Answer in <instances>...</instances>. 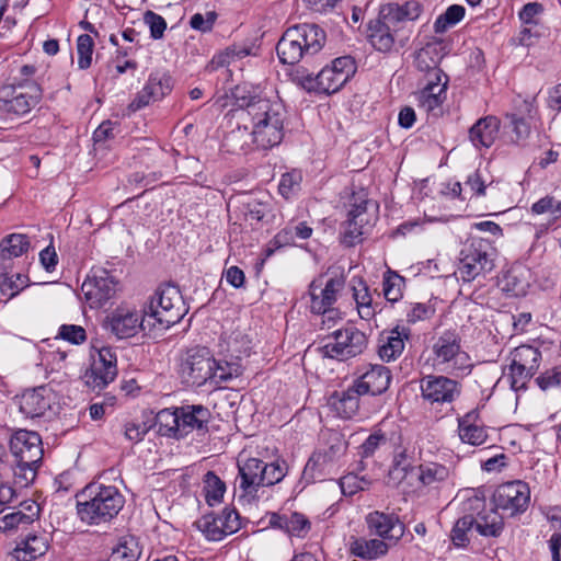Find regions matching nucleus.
Masks as SVG:
<instances>
[{
	"instance_id": "c756f323",
	"label": "nucleus",
	"mask_w": 561,
	"mask_h": 561,
	"mask_svg": "<svg viewBox=\"0 0 561 561\" xmlns=\"http://www.w3.org/2000/svg\"><path fill=\"white\" fill-rule=\"evenodd\" d=\"M277 55L283 64L295 65L307 57L301 41L295 27H289L280 37L276 46Z\"/></svg>"
},
{
	"instance_id": "7c9ffc66",
	"label": "nucleus",
	"mask_w": 561,
	"mask_h": 561,
	"mask_svg": "<svg viewBox=\"0 0 561 561\" xmlns=\"http://www.w3.org/2000/svg\"><path fill=\"white\" fill-rule=\"evenodd\" d=\"M500 285L511 296H525L530 285V271L524 265H514L503 274Z\"/></svg>"
},
{
	"instance_id": "4d7b16f0",
	"label": "nucleus",
	"mask_w": 561,
	"mask_h": 561,
	"mask_svg": "<svg viewBox=\"0 0 561 561\" xmlns=\"http://www.w3.org/2000/svg\"><path fill=\"white\" fill-rule=\"evenodd\" d=\"M535 382L542 391L561 389V365L546 369L536 377Z\"/></svg>"
},
{
	"instance_id": "37998d69",
	"label": "nucleus",
	"mask_w": 561,
	"mask_h": 561,
	"mask_svg": "<svg viewBox=\"0 0 561 561\" xmlns=\"http://www.w3.org/2000/svg\"><path fill=\"white\" fill-rule=\"evenodd\" d=\"M141 554V548L137 538L125 536L113 548L107 561H137Z\"/></svg>"
},
{
	"instance_id": "13d9d810",
	"label": "nucleus",
	"mask_w": 561,
	"mask_h": 561,
	"mask_svg": "<svg viewBox=\"0 0 561 561\" xmlns=\"http://www.w3.org/2000/svg\"><path fill=\"white\" fill-rule=\"evenodd\" d=\"M94 43L90 35L82 34L77 39L78 66L88 69L92 62Z\"/></svg>"
},
{
	"instance_id": "2f4dec72",
	"label": "nucleus",
	"mask_w": 561,
	"mask_h": 561,
	"mask_svg": "<svg viewBox=\"0 0 561 561\" xmlns=\"http://www.w3.org/2000/svg\"><path fill=\"white\" fill-rule=\"evenodd\" d=\"M500 130V121L497 117L489 115L480 118L469 130V138L474 147L489 148L497 138Z\"/></svg>"
},
{
	"instance_id": "6ab92c4d",
	"label": "nucleus",
	"mask_w": 561,
	"mask_h": 561,
	"mask_svg": "<svg viewBox=\"0 0 561 561\" xmlns=\"http://www.w3.org/2000/svg\"><path fill=\"white\" fill-rule=\"evenodd\" d=\"M210 411L202 404L178 407V439L193 434L205 436L208 433Z\"/></svg>"
},
{
	"instance_id": "09e8293b",
	"label": "nucleus",
	"mask_w": 561,
	"mask_h": 561,
	"mask_svg": "<svg viewBox=\"0 0 561 561\" xmlns=\"http://www.w3.org/2000/svg\"><path fill=\"white\" fill-rule=\"evenodd\" d=\"M463 16L465 8L459 4H453L448 7L447 10L436 19L434 23V31L436 33H444L449 27H453L459 21H461Z\"/></svg>"
},
{
	"instance_id": "aec40b11",
	"label": "nucleus",
	"mask_w": 561,
	"mask_h": 561,
	"mask_svg": "<svg viewBox=\"0 0 561 561\" xmlns=\"http://www.w3.org/2000/svg\"><path fill=\"white\" fill-rule=\"evenodd\" d=\"M420 388L422 397L431 404L451 403L461 392L460 383L445 376H425Z\"/></svg>"
},
{
	"instance_id": "0eeeda50",
	"label": "nucleus",
	"mask_w": 561,
	"mask_h": 561,
	"mask_svg": "<svg viewBox=\"0 0 561 561\" xmlns=\"http://www.w3.org/2000/svg\"><path fill=\"white\" fill-rule=\"evenodd\" d=\"M355 71L354 59L351 56H342L322 68L316 77L302 76L299 83L309 92L332 94L337 92L354 76Z\"/></svg>"
},
{
	"instance_id": "473e14b6",
	"label": "nucleus",
	"mask_w": 561,
	"mask_h": 561,
	"mask_svg": "<svg viewBox=\"0 0 561 561\" xmlns=\"http://www.w3.org/2000/svg\"><path fill=\"white\" fill-rule=\"evenodd\" d=\"M363 396L352 383L346 390L334 392L329 403L332 409L343 419H352L359 409V398Z\"/></svg>"
},
{
	"instance_id": "ddd939ff",
	"label": "nucleus",
	"mask_w": 561,
	"mask_h": 561,
	"mask_svg": "<svg viewBox=\"0 0 561 561\" xmlns=\"http://www.w3.org/2000/svg\"><path fill=\"white\" fill-rule=\"evenodd\" d=\"M92 363L83 375L84 383L92 390H102L117 376V357L110 346H103L91 354Z\"/></svg>"
},
{
	"instance_id": "774afa93",
	"label": "nucleus",
	"mask_w": 561,
	"mask_h": 561,
	"mask_svg": "<svg viewBox=\"0 0 561 561\" xmlns=\"http://www.w3.org/2000/svg\"><path fill=\"white\" fill-rule=\"evenodd\" d=\"M216 19L217 14L214 11H208L205 15L195 13L190 20V25L193 30L205 33L211 30Z\"/></svg>"
},
{
	"instance_id": "f8f14e48",
	"label": "nucleus",
	"mask_w": 561,
	"mask_h": 561,
	"mask_svg": "<svg viewBox=\"0 0 561 561\" xmlns=\"http://www.w3.org/2000/svg\"><path fill=\"white\" fill-rule=\"evenodd\" d=\"M433 359L443 370H466L470 368V358L462 350L461 337L456 331L446 330L434 341Z\"/></svg>"
},
{
	"instance_id": "79ce46f5",
	"label": "nucleus",
	"mask_w": 561,
	"mask_h": 561,
	"mask_svg": "<svg viewBox=\"0 0 561 561\" xmlns=\"http://www.w3.org/2000/svg\"><path fill=\"white\" fill-rule=\"evenodd\" d=\"M417 469L419 481L424 486H435L445 482L450 476L449 468L438 462H424L421 463Z\"/></svg>"
},
{
	"instance_id": "de8ad7c7",
	"label": "nucleus",
	"mask_w": 561,
	"mask_h": 561,
	"mask_svg": "<svg viewBox=\"0 0 561 561\" xmlns=\"http://www.w3.org/2000/svg\"><path fill=\"white\" fill-rule=\"evenodd\" d=\"M148 89L154 92L153 96L157 101L171 93L174 87L172 76L164 71H156L150 75L147 83Z\"/></svg>"
},
{
	"instance_id": "49530a36",
	"label": "nucleus",
	"mask_w": 561,
	"mask_h": 561,
	"mask_svg": "<svg viewBox=\"0 0 561 561\" xmlns=\"http://www.w3.org/2000/svg\"><path fill=\"white\" fill-rule=\"evenodd\" d=\"M476 531L474 519L459 517L450 531V540L458 548H463L470 542L471 535Z\"/></svg>"
},
{
	"instance_id": "0e129e2a",
	"label": "nucleus",
	"mask_w": 561,
	"mask_h": 561,
	"mask_svg": "<svg viewBox=\"0 0 561 561\" xmlns=\"http://www.w3.org/2000/svg\"><path fill=\"white\" fill-rule=\"evenodd\" d=\"M217 516L220 518V527H222L228 535H232L240 529V516L236 510L225 508L221 514Z\"/></svg>"
},
{
	"instance_id": "c9c22d12",
	"label": "nucleus",
	"mask_w": 561,
	"mask_h": 561,
	"mask_svg": "<svg viewBox=\"0 0 561 561\" xmlns=\"http://www.w3.org/2000/svg\"><path fill=\"white\" fill-rule=\"evenodd\" d=\"M298 32L306 56L319 53L325 44V32L317 24L304 23L294 26Z\"/></svg>"
},
{
	"instance_id": "bf43d9fd",
	"label": "nucleus",
	"mask_w": 561,
	"mask_h": 561,
	"mask_svg": "<svg viewBox=\"0 0 561 561\" xmlns=\"http://www.w3.org/2000/svg\"><path fill=\"white\" fill-rule=\"evenodd\" d=\"M251 54L250 48L244 46L232 45L228 47L224 53H220L214 57L211 64L217 67L229 65L234 60L242 59Z\"/></svg>"
},
{
	"instance_id": "338daca9",
	"label": "nucleus",
	"mask_w": 561,
	"mask_h": 561,
	"mask_svg": "<svg viewBox=\"0 0 561 561\" xmlns=\"http://www.w3.org/2000/svg\"><path fill=\"white\" fill-rule=\"evenodd\" d=\"M434 313L432 306L421 302H414L410 305V309L407 311L408 322L415 323L430 319Z\"/></svg>"
},
{
	"instance_id": "f03ea898",
	"label": "nucleus",
	"mask_w": 561,
	"mask_h": 561,
	"mask_svg": "<svg viewBox=\"0 0 561 561\" xmlns=\"http://www.w3.org/2000/svg\"><path fill=\"white\" fill-rule=\"evenodd\" d=\"M421 12L422 5L416 0L383 5L378 18L368 24L369 43L383 53L390 51L397 45L403 47L412 34L409 23L416 20Z\"/></svg>"
},
{
	"instance_id": "a211bd4d",
	"label": "nucleus",
	"mask_w": 561,
	"mask_h": 561,
	"mask_svg": "<svg viewBox=\"0 0 561 561\" xmlns=\"http://www.w3.org/2000/svg\"><path fill=\"white\" fill-rule=\"evenodd\" d=\"M118 282L108 271H93L82 284L81 289L92 308L103 307L117 291Z\"/></svg>"
},
{
	"instance_id": "9b49d317",
	"label": "nucleus",
	"mask_w": 561,
	"mask_h": 561,
	"mask_svg": "<svg viewBox=\"0 0 561 561\" xmlns=\"http://www.w3.org/2000/svg\"><path fill=\"white\" fill-rule=\"evenodd\" d=\"M368 344L367 335L355 327H346L329 335L320 351L324 357L347 360L364 353Z\"/></svg>"
},
{
	"instance_id": "f704fd0d",
	"label": "nucleus",
	"mask_w": 561,
	"mask_h": 561,
	"mask_svg": "<svg viewBox=\"0 0 561 561\" xmlns=\"http://www.w3.org/2000/svg\"><path fill=\"white\" fill-rule=\"evenodd\" d=\"M313 229L307 221L290 220L273 238L276 248L293 245L297 240H307L312 236Z\"/></svg>"
},
{
	"instance_id": "052dcab7",
	"label": "nucleus",
	"mask_w": 561,
	"mask_h": 561,
	"mask_svg": "<svg viewBox=\"0 0 561 561\" xmlns=\"http://www.w3.org/2000/svg\"><path fill=\"white\" fill-rule=\"evenodd\" d=\"M388 444L387 436L380 432H374L370 434L365 442L359 446L358 454L362 458H368L375 455L376 450Z\"/></svg>"
},
{
	"instance_id": "cd10ccee",
	"label": "nucleus",
	"mask_w": 561,
	"mask_h": 561,
	"mask_svg": "<svg viewBox=\"0 0 561 561\" xmlns=\"http://www.w3.org/2000/svg\"><path fill=\"white\" fill-rule=\"evenodd\" d=\"M393 546L380 538H354L350 543V552L363 560H376L385 557Z\"/></svg>"
},
{
	"instance_id": "f3484780",
	"label": "nucleus",
	"mask_w": 561,
	"mask_h": 561,
	"mask_svg": "<svg viewBox=\"0 0 561 561\" xmlns=\"http://www.w3.org/2000/svg\"><path fill=\"white\" fill-rule=\"evenodd\" d=\"M174 295L175 285L172 282L163 283L157 288L148 306L144 309L146 316L153 320L150 325L164 331L175 323L172 313Z\"/></svg>"
},
{
	"instance_id": "8fccbe9b",
	"label": "nucleus",
	"mask_w": 561,
	"mask_h": 561,
	"mask_svg": "<svg viewBox=\"0 0 561 561\" xmlns=\"http://www.w3.org/2000/svg\"><path fill=\"white\" fill-rule=\"evenodd\" d=\"M27 285H28V277L26 275H23L20 273L10 275L8 273H4L1 275L0 291L3 296L13 298L22 289L27 287Z\"/></svg>"
},
{
	"instance_id": "412c9836",
	"label": "nucleus",
	"mask_w": 561,
	"mask_h": 561,
	"mask_svg": "<svg viewBox=\"0 0 561 561\" xmlns=\"http://www.w3.org/2000/svg\"><path fill=\"white\" fill-rule=\"evenodd\" d=\"M365 522L370 535L389 541L392 546L401 540L405 531L404 524L393 513L374 511L366 515Z\"/></svg>"
},
{
	"instance_id": "393cba45",
	"label": "nucleus",
	"mask_w": 561,
	"mask_h": 561,
	"mask_svg": "<svg viewBox=\"0 0 561 561\" xmlns=\"http://www.w3.org/2000/svg\"><path fill=\"white\" fill-rule=\"evenodd\" d=\"M390 370L382 365H370L369 368L356 378L353 385L364 394L377 396L385 392L390 383Z\"/></svg>"
},
{
	"instance_id": "dca6fc26",
	"label": "nucleus",
	"mask_w": 561,
	"mask_h": 561,
	"mask_svg": "<svg viewBox=\"0 0 561 561\" xmlns=\"http://www.w3.org/2000/svg\"><path fill=\"white\" fill-rule=\"evenodd\" d=\"M345 286L343 276H335L324 282L323 277H319L309 285L310 310L312 313L336 314L333 305L337 300L339 294Z\"/></svg>"
},
{
	"instance_id": "a878e982",
	"label": "nucleus",
	"mask_w": 561,
	"mask_h": 561,
	"mask_svg": "<svg viewBox=\"0 0 561 561\" xmlns=\"http://www.w3.org/2000/svg\"><path fill=\"white\" fill-rule=\"evenodd\" d=\"M458 434L462 443L480 446L488 439V433L479 420V412L472 410L458 419Z\"/></svg>"
},
{
	"instance_id": "7ed1b4c3",
	"label": "nucleus",
	"mask_w": 561,
	"mask_h": 561,
	"mask_svg": "<svg viewBox=\"0 0 561 561\" xmlns=\"http://www.w3.org/2000/svg\"><path fill=\"white\" fill-rule=\"evenodd\" d=\"M288 466L285 460L276 459L270 463L259 458L238 460V476L236 479L239 501L244 504L257 502L260 492L265 486L280 482L287 474Z\"/></svg>"
},
{
	"instance_id": "e2e57ef3",
	"label": "nucleus",
	"mask_w": 561,
	"mask_h": 561,
	"mask_svg": "<svg viewBox=\"0 0 561 561\" xmlns=\"http://www.w3.org/2000/svg\"><path fill=\"white\" fill-rule=\"evenodd\" d=\"M58 336L76 345L82 344L87 340L85 330L76 324H62L59 328Z\"/></svg>"
},
{
	"instance_id": "9d476101",
	"label": "nucleus",
	"mask_w": 561,
	"mask_h": 561,
	"mask_svg": "<svg viewBox=\"0 0 561 561\" xmlns=\"http://www.w3.org/2000/svg\"><path fill=\"white\" fill-rule=\"evenodd\" d=\"M216 360L209 356L206 348L190 350L181 363L178 375L181 382L187 387H199L207 380L219 382L231 379L230 375L218 374L214 370Z\"/></svg>"
},
{
	"instance_id": "e433bc0d",
	"label": "nucleus",
	"mask_w": 561,
	"mask_h": 561,
	"mask_svg": "<svg viewBox=\"0 0 561 561\" xmlns=\"http://www.w3.org/2000/svg\"><path fill=\"white\" fill-rule=\"evenodd\" d=\"M413 469V453L403 444L393 445L390 479L400 482Z\"/></svg>"
},
{
	"instance_id": "4c0bfd02",
	"label": "nucleus",
	"mask_w": 561,
	"mask_h": 561,
	"mask_svg": "<svg viewBox=\"0 0 561 561\" xmlns=\"http://www.w3.org/2000/svg\"><path fill=\"white\" fill-rule=\"evenodd\" d=\"M502 513L496 507H488L474 519L476 531L485 537H497L503 530Z\"/></svg>"
},
{
	"instance_id": "6e6d98bb",
	"label": "nucleus",
	"mask_w": 561,
	"mask_h": 561,
	"mask_svg": "<svg viewBox=\"0 0 561 561\" xmlns=\"http://www.w3.org/2000/svg\"><path fill=\"white\" fill-rule=\"evenodd\" d=\"M301 181L302 175L300 171L293 170L283 174L278 184L279 194L284 198L289 199L299 192Z\"/></svg>"
},
{
	"instance_id": "a18cd8bd",
	"label": "nucleus",
	"mask_w": 561,
	"mask_h": 561,
	"mask_svg": "<svg viewBox=\"0 0 561 561\" xmlns=\"http://www.w3.org/2000/svg\"><path fill=\"white\" fill-rule=\"evenodd\" d=\"M278 526L285 529L290 536L304 538L311 528L309 519L300 513H291L289 516H278Z\"/></svg>"
},
{
	"instance_id": "c03bdc74",
	"label": "nucleus",
	"mask_w": 561,
	"mask_h": 561,
	"mask_svg": "<svg viewBox=\"0 0 561 561\" xmlns=\"http://www.w3.org/2000/svg\"><path fill=\"white\" fill-rule=\"evenodd\" d=\"M1 256L3 259L19 257L26 253L31 247L30 239L26 234L12 233L5 237L1 243Z\"/></svg>"
},
{
	"instance_id": "864d4df0",
	"label": "nucleus",
	"mask_w": 561,
	"mask_h": 561,
	"mask_svg": "<svg viewBox=\"0 0 561 561\" xmlns=\"http://www.w3.org/2000/svg\"><path fill=\"white\" fill-rule=\"evenodd\" d=\"M404 279L397 273H389L382 282V293L385 298L390 302H397L402 298V288Z\"/></svg>"
},
{
	"instance_id": "3c124183",
	"label": "nucleus",
	"mask_w": 561,
	"mask_h": 561,
	"mask_svg": "<svg viewBox=\"0 0 561 561\" xmlns=\"http://www.w3.org/2000/svg\"><path fill=\"white\" fill-rule=\"evenodd\" d=\"M198 529L205 535L208 540L219 541L228 534L220 527V518L214 515H205L196 523Z\"/></svg>"
},
{
	"instance_id": "5701e85b",
	"label": "nucleus",
	"mask_w": 561,
	"mask_h": 561,
	"mask_svg": "<svg viewBox=\"0 0 561 561\" xmlns=\"http://www.w3.org/2000/svg\"><path fill=\"white\" fill-rule=\"evenodd\" d=\"M409 337L410 330L404 327L397 325L382 331L378 339L379 357L387 363L396 360L402 354Z\"/></svg>"
},
{
	"instance_id": "69168bd1",
	"label": "nucleus",
	"mask_w": 561,
	"mask_h": 561,
	"mask_svg": "<svg viewBox=\"0 0 561 561\" xmlns=\"http://www.w3.org/2000/svg\"><path fill=\"white\" fill-rule=\"evenodd\" d=\"M144 21L149 26L150 35L152 38L158 39L163 36V33L167 28V23L161 15L152 11H147L145 13Z\"/></svg>"
},
{
	"instance_id": "a19ab883",
	"label": "nucleus",
	"mask_w": 561,
	"mask_h": 561,
	"mask_svg": "<svg viewBox=\"0 0 561 561\" xmlns=\"http://www.w3.org/2000/svg\"><path fill=\"white\" fill-rule=\"evenodd\" d=\"M227 486L214 471H207L203 477V493L209 506L222 503Z\"/></svg>"
},
{
	"instance_id": "4468645a",
	"label": "nucleus",
	"mask_w": 561,
	"mask_h": 561,
	"mask_svg": "<svg viewBox=\"0 0 561 561\" xmlns=\"http://www.w3.org/2000/svg\"><path fill=\"white\" fill-rule=\"evenodd\" d=\"M529 502L530 489L520 480L499 485L493 494L494 506L507 517L524 513L528 508Z\"/></svg>"
},
{
	"instance_id": "ea45409f",
	"label": "nucleus",
	"mask_w": 561,
	"mask_h": 561,
	"mask_svg": "<svg viewBox=\"0 0 561 561\" xmlns=\"http://www.w3.org/2000/svg\"><path fill=\"white\" fill-rule=\"evenodd\" d=\"M417 100L420 107L436 115L446 100V83L425 85L420 91Z\"/></svg>"
},
{
	"instance_id": "6e6552de",
	"label": "nucleus",
	"mask_w": 561,
	"mask_h": 561,
	"mask_svg": "<svg viewBox=\"0 0 561 561\" xmlns=\"http://www.w3.org/2000/svg\"><path fill=\"white\" fill-rule=\"evenodd\" d=\"M377 205L368 198L367 193L362 190L354 193L347 215V220L344 224L343 243L348 247L354 245L360 240L377 220Z\"/></svg>"
},
{
	"instance_id": "b1692460",
	"label": "nucleus",
	"mask_w": 561,
	"mask_h": 561,
	"mask_svg": "<svg viewBox=\"0 0 561 561\" xmlns=\"http://www.w3.org/2000/svg\"><path fill=\"white\" fill-rule=\"evenodd\" d=\"M51 392L46 387H37L26 390L19 399L21 413L26 417H43L50 410Z\"/></svg>"
},
{
	"instance_id": "c85d7f7f",
	"label": "nucleus",
	"mask_w": 561,
	"mask_h": 561,
	"mask_svg": "<svg viewBox=\"0 0 561 561\" xmlns=\"http://www.w3.org/2000/svg\"><path fill=\"white\" fill-rule=\"evenodd\" d=\"M23 506L27 513L14 508H3L0 511V531L8 533L20 527H26L37 518L38 506L34 503Z\"/></svg>"
},
{
	"instance_id": "5fc2aeb1",
	"label": "nucleus",
	"mask_w": 561,
	"mask_h": 561,
	"mask_svg": "<svg viewBox=\"0 0 561 561\" xmlns=\"http://www.w3.org/2000/svg\"><path fill=\"white\" fill-rule=\"evenodd\" d=\"M438 58L437 51L433 47L421 48L414 58V65L417 70L431 75L433 71L439 69L437 67Z\"/></svg>"
},
{
	"instance_id": "680f3d73",
	"label": "nucleus",
	"mask_w": 561,
	"mask_h": 561,
	"mask_svg": "<svg viewBox=\"0 0 561 561\" xmlns=\"http://www.w3.org/2000/svg\"><path fill=\"white\" fill-rule=\"evenodd\" d=\"M368 484L369 482L366 479L359 478L354 473L345 474L340 479V488L345 496L356 494L358 491L364 490Z\"/></svg>"
},
{
	"instance_id": "603ef678",
	"label": "nucleus",
	"mask_w": 561,
	"mask_h": 561,
	"mask_svg": "<svg viewBox=\"0 0 561 561\" xmlns=\"http://www.w3.org/2000/svg\"><path fill=\"white\" fill-rule=\"evenodd\" d=\"M154 426L160 436L175 437V409L160 410L156 415Z\"/></svg>"
},
{
	"instance_id": "39448f33",
	"label": "nucleus",
	"mask_w": 561,
	"mask_h": 561,
	"mask_svg": "<svg viewBox=\"0 0 561 561\" xmlns=\"http://www.w3.org/2000/svg\"><path fill=\"white\" fill-rule=\"evenodd\" d=\"M10 450L15 458V478L24 485L33 482L44 455L39 434L27 430L14 432L10 439Z\"/></svg>"
},
{
	"instance_id": "bb28decb",
	"label": "nucleus",
	"mask_w": 561,
	"mask_h": 561,
	"mask_svg": "<svg viewBox=\"0 0 561 561\" xmlns=\"http://www.w3.org/2000/svg\"><path fill=\"white\" fill-rule=\"evenodd\" d=\"M352 296L362 320L369 321L381 311L380 305L374 301L369 287L363 279H352Z\"/></svg>"
},
{
	"instance_id": "f257e3e1",
	"label": "nucleus",
	"mask_w": 561,
	"mask_h": 561,
	"mask_svg": "<svg viewBox=\"0 0 561 561\" xmlns=\"http://www.w3.org/2000/svg\"><path fill=\"white\" fill-rule=\"evenodd\" d=\"M239 117L250 122L249 127H238L225 138L224 146L232 153L248 152L250 144L243 138L251 137L257 149L268 150L278 146L284 138L285 112L278 101H272L247 85H237L231 91Z\"/></svg>"
},
{
	"instance_id": "2eb2a0df",
	"label": "nucleus",
	"mask_w": 561,
	"mask_h": 561,
	"mask_svg": "<svg viewBox=\"0 0 561 561\" xmlns=\"http://www.w3.org/2000/svg\"><path fill=\"white\" fill-rule=\"evenodd\" d=\"M42 96L41 85L26 80L13 89L11 98L0 99V113L11 119L24 116L41 102Z\"/></svg>"
},
{
	"instance_id": "20e7f679",
	"label": "nucleus",
	"mask_w": 561,
	"mask_h": 561,
	"mask_svg": "<svg viewBox=\"0 0 561 561\" xmlns=\"http://www.w3.org/2000/svg\"><path fill=\"white\" fill-rule=\"evenodd\" d=\"M124 503L116 486L91 483L77 495V514L83 523L100 525L113 519Z\"/></svg>"
},
{
	"instance_id": "4be33fe9",
	"label": "nucleus",
	"mask_w": 561,
	"mask_h": 561,
	"mask_svg": "<svg viewBox=\"0 0 561 561\" xmlns=\"http://www.w3.org/2000/svg\"><path fill=\"white\" fill-rule=\"evenodd\" d=\"M146 321L151 323L145 312L140 314L135 309L118 307L107 317V328L117 339H128L135 336Z\"/></svg>"
},
{
	"instance_id": "423d86ee",
	"label": "nucleus",
	"mask_w": 561,
	"mask_h": 561,
	"mask_svg": "<svg viewBox=\"0 0 561 561\" xmlns=\"http://www.w3.org/2000/svg\"><path fill=\"white\" fill-rule=\"evenodd\" d=\"M495 249L488 239L472 238L460 251L456 274L462 282L473 279L490 273L495 264Z\"/></svg>"
},
{
	"instance_id": "72a5a7b5",
	"label": "nucleus",
	"mask_w": 561,
	"mask_h": 561,
	"mask_svg": "<svg viewBox=\"0 0 561 561\" xmlns=\"http://www.w3.org/2000/svg\"><path fill=\"white\" fill-rule=\"evenodd\" d=\"M49 547L48 538L45 535H28L21 540L11 552L16 561H33L44 556Z\"/></svg>"
},
{
	"instance_id": "1a4fd4ad",
	"label": "nucleus",
	"mask_w": 561,
	"mask_h": 561,
	"mask_svg": "<svg viewBox=\"0 0 561 561\" xmlns=\"http://www.w3.org/2000/svg\"><path fill=\"white\" fill-rule=\"evenodd\" d=\"M541 343L522 344L510 353L507 380L513 390H525L528 381L535 376L540 366Z\"/></svg>"
},
{
	"instance_id": "58836bf2",
	"label": "nucleus",
	"mask_w": 561,
	"mask_h": 561,
	"mask_svg": "<svg viewBox=\"0 0 561 561\" xmlns=\"http://www.w3.org/2000/svg\"><path fill=\"white\" fill-rule=\"evenodd\" d=\"M457 499L459 500L460 517L476 519L486 508L485 497L479 490H465L458 494Z\"/></svg>"
}]
</instances>
